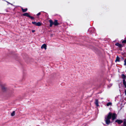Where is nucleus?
I'll list each match as a JSON object with an SVG mask.
<instances>
[{"label": "nucleus", "instance_id": "nucleus-1", "mask_svg": "<svg viewBox=\"0 0 126 126\" xmlns=\"http://www.w3.org/2000/svg\"><path fill=\"white\" fill-rule=\"evenodd\" d=\"M116 114L115 113H112L111 112H109L108 115L106 116L105 117V121L107 125H109L110 123V119L112 117V120L115 119L116 117Z\"/></svg>", "mask_w": 126, "mask_h": 126}, {"label": "nucleus", "instance_id": "nucleus-2", "mask_svg": "<svg viewBox=\"0 0 126 126\" xmlns=\"http://www.w3.org/2000/svg\"><path fill=\"white\" fill-rule=\"evenodd\" d=\"M41 48L42 49H45V50L47 49V45L45 44H44L41 47Z\"/></svg>", "mask_w": 126, "mask_h": 126}, {"label": "nucleus", "instance_id": "nucleus-3", "mask_svg": "<svg viewBox=\"0 0 126 126\" xmlns=\"http://www.w3.org/2000/svg\"><path fill=\"white\" fill-rule=\"evenodd\" d=\"M115 122L117 123L118 124H120L122 123L123 121L121 120H117L115 121Z\"/></svg>", "mask_w": 126, "mask_h": 126}, {"label": "nucleus", "instance_id": "nucleus-4", "mask_svg": "<svg viewBox=\"0 0 126 126\" xmlns=\"http://www.w3.org/2000/svg\"><path fill=\"white\" fill-rule=\"evenodd\" d=\"M1 88L2 90L4 91H5L7 90V88L5 87L2 86Z\"/></svg>", "mask_w": 126, "mask_h": 126}, {"label": "nucleus", "instance_id": "nucleus-5", "mask_svg": "<svg viewBox=\"0 0 126 126\" xmlns=\"http://www.w3.org/2000/svg\"><path fill=\"white\" fill-rule=\"evenodd\" d=\"M42 23L40 22H38L36 23V26H40L42 25Z\"/></svg>", "mask_w": 126, "mask_h": 126}, {"label": "nucleus", "instance_id": "nucleus-6", "mask_svg": "<svg viewBox=\"0 0 126 126\" xmlns=\"http://www.w3.org/2000/svg\"><path fill=\"white\" fill-rule=\"evenodd\" d=\"M116 46H118L119 47H122V45L118 43H117L115 44Z\"/></svg>", "mask_w": 126, "mask_h": 126}, {"label": "nucleus", "instance_id": "nucleus-7", "mask_svg": "<svg viewBox=\"0 0 126 126\" xmlns=\"http://www.w3.org/2000/svg\"><path fill=\"white\" fill-rule=\"evenodd\" d=\"M95 103L96 105L97 106H99V105H98V100L97 99H96L95 100Z\"/></svg>", "mask_w": 126, "mask_h": 126}, {"label": "nucleus", "instance_id": "nucleus-8", "mask_svg": "<svg viewBox=\"0 0 126 126\" xmlns=\"http://www.w3.org/2000/svg\"><path fill=\"white\" fill-rule=\"evenodd\" d=\"M23 15L24 16H27L29 17L30 15L28 13H25L23 14Z\"/></svg>", "mask_w": 126, "mask_h": 126}, {"label": "nucleus", "instance_id": "nucleus-9", "mask_svg": "<svg viewBox=\"0 0 126 126\" xmlns=\"http://www.w3.org/2000/svg\"><path fill=\"white\" fill-rule=\"evenodd\" d=\"M49 22L50 23V27H52V25H53V22H52V20H50L49 21Z\"/></svg>", "mask_w": 126, "mask_h": 126}, {"label": "nucleus", "instance_id": "nucleus-10", "mask_svg": "<svg viewBox=\"0 0 126 126\" xmlns=\"http://www.w3.org/2000/svg\"><path fill=\"white\" fill-rule=\"evenodd\" d=\"M53 24L55 25H58V23L57 20H55L53 23Z\"/></svg>", "mask_w": 126, "mask_h": 126}, {"label": "nucleus", "instance_id": "nucleus-11", "mask_svg": "<svg viewBox=\"0 0 126 126\" xmlns=\"http://www.w3.org/2000/svg\"><path fill=\"white\" fill-rule=\"evenodd\" d=\"M15 115V111H13L12 112L11 114V116H14Z\"/></svg>", "mask_w": 126, "mask_h": 126}, {"label": "nucleus", "instance_id": "nucleus-12", "mask_svg": "<svg viewBox=\"0 0 126 126\" xmlns=\"http://www.w3.org/2000/svg\"><path fill=\"white\" fill-rule=\"evenodd\" d=\"M22 11L23 12H26L27 10V8H26L25 9H23V8H22Z\"/></svg>", "mask_w": 126, "mask_h": 126}, {"label": "nucleus", "instance_id": "nucleus-13", "mask_svg": "<svg viewBox=\"0 0 126 126\" xmlns=\"http://www.w3.org/2000/svg\"><path fill=\"white\" fill-rule=\"evenodd\" d=\"M123 84L125 86V87L126 86V83L125 81V79H124L123 80Z\"/></svg>", "mask_w": 126, "mask_h": 126}, {"label": "nucleus", "instance_id": "nucleus-14", "mask_svg": "<svg viewBox=\"0 0 126 126\" xmlns=\"http://www.w3.org/2000/svg\"><path fill=\"white\" fill-rule=\"evenodd\" d=\"M115 61L119 62V58L118 56H117L116 58V59L115 60Z\"/></svg>", "mask_w": 126, "mask_h": 126}, {"label": "nucleus", "instance_id": "nucleus-15", "mask_svg": "<svg viewBox=\"0 0 126 126\" xmlns=\"http://www.w3.org/2000/svg\"><path fill=\"white\" fill-rule=\"evenodd\" d=\"M122 77L123 79H125L126 78V77L125 75L123 74L122 75Z\"/></svg>", "mask_w": 126, "mask_h": 126}, {"label": "nucleus", "instance_id": "nucleus-16", "mask_svg": "<svg viewBox=\"0 0 126 126\" xmlns=\"http://www.w3.org/2000/svg\"><path fill=\"white\" fill-rule=\"evenodd\" d=\"M111 103H110V102H109V103H108L107 104V106H110V105H111Z\"/></svg>", "mask_w": 126, "mask_h": 126}, {"label": "nucleus", "instance_id": "nucleus-17", "mask_svg": "<svg viewBox=\"0 0 126 126\" xmlns=\"http://www.w3.org/2000/svg\"><path fill=\"white\" fill-rule=\"evenodd\" d=\"M36 23H36V22H32V23L33 24H34V25H36Z\"/></svg>", "mask_w": 126, "mask_h": 126}, {"label": "nucleus", "instance_id": "nucleus-18", "mask_svg": "<svg viewBox=\"0 0 126 126\" xmlns=\"http://www.w3.org/2000/svg\"><path fill=\"white\" fill-rule=\"evenodd\" d=\"M122 43H126V39L123 41Z\"/></svg>", "mask_w": 126, "mask_h": 126}, {"label": "nucleus", "instance_id": "nucleus-19", "mask_svg": "<svg viewBox=\"0 0 126 126\" xmlns=\"http://www.w3.org/2000/svg\"><path fill=\"white\" fill-rule=\"evenodd\" d=\"M123 124L124 126H126V122L124 121V122Z\"/></svg>", "mask_w": 126, "mask_h": 126}, {"label": "nucleus", "instance_id": "nucleus-20", "mask_svg": "<svg viewBox=\"0 0 126 126\" xmlns=\"http://www.w3.org/2000/svg\"><path fill=\"white\" fill-rule=\"evenodd\" d=\"M29 17L30 18L32 19H34V18L33 17L31 16H29Z\"/></svg>", "mask_w": 126, "mask_h": 126}, {"label": "nucleus", "instance_id": "nucleus-21", "mask_svg": "<svg viewBox=\"0 0 126 126\" xmlns=\"http://www.w3.org/2000/svg\"><path fill=\"white\" fill-rule=\"evenodd\" d=\"M124 65H126V59L124 61Z\"/></svg>", "mask_w": 126, "mask_h": 126}, {"label": "nucleus", "instance_id": "nucleus-22", "mask_svg": "<svg viewBox=\"0 0 126 126\" xmlns=\"http://www.w3.org/2000/svg\"><path fill=\"white\" fill-rule=\"evenodd\" d=\"M40 13H38L37 15L38 16H39V15H40Z\"/></svg>", "mask_w": 126, "mask_h": 126}, {"label": "nucleus", "instance_id": "nucleus-23", "mask_svg": "<svg viewBox=\"0 0 126 126\" xmlns=\"http://www.w3.org/2000/svg\"><path fill=\"white\" fill-rule=\"evenodd\" d=\"M35 31L34 30H32V32H35Z\"/></svg>", "mask_w": 126, "mask_h": 126}, {"label": "nucleus", "instance_id": "nucleus-24", "mask_svg": "<svg viewBox=\"0 0 126 126\" xmlns=\"http://www.w3.org/2000/svg\"><path fill=\"white\" fill-rule=\"evenodd\" d=\"M125 87L126 88V87Z\"/></svg>", "mask_w": 126, "mask_h": 126}]
</instances>
